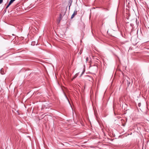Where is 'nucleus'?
Wrapping results in <instances>:
<instances>
[{
  "label": "nucleus",
  "mask_w": 149,
  "mask_h": 149,
  "mask_svg": "<svg viewBox=\"0 0 149 149\" xmlns=\"http://www.w3.org/2000/svg\"><path fill=\"white\" fill-rule=\"evenodd\" d=\"M127 84H128V86H129L130 84V81H128L127 80Z\"/></svg>",
  "instance_id": "0eeeda50"
},
{
  "label": "nucleus",
  "mask_w": 149,
  "mask_h": 149,
  "mask_svg": "<svg viewBox=\"0 0 149 149\" xmlns=\"http://www.w3.org/2000/svg\"><path fill=\"white\" fill-rule=\"evenodd\" d=\"M0 72L2 74H5V72L3 71V68H1V69Z\"/></svg>",
  "instance_id": "f03ea898"
},
{
  "label": "nucleus",
  "mask_w": 149,
  "mask_h": 149,
  "mask_svg": "<svg viewBox=\"0 0 149 149\" xmlns=\"http://www.w3.org/2000/svg\"><path fill=\"white\" fill-rule=\"evenodd\" d=\"M78 75V74H76L74 76V77H73V79H75L76 77H77V76Z\"/></svg>",
  "instance_id": "423d86ee"
},
{
  "label": "nucleus",
  "mask_w": 149,
  "mask_h": 149,
  "mask_svg": "<svg viewBox=\"0 0 149 149\" xmlns=\"http://www.w3.org/2000/svg\"><path fill=\"white\" fill-rule=\"evenodd\" d=\"M62 19V15L61 14H60L59 16V20L60 21Z\"/></svg>",
  "instance_id": "20e7f679"
},
{
  "label": "nucleus",
  "mask_w": 149,
  "mask_h": 149,
  "mask_svg": "<svg viewBox=\"0 0 149 149\" xmlns=\"http://www.w3.org/2000/svg\"><path fill=\"white\" fill-rule=\"evenodd\" d=\"M140 104H140V103L139 104V106H140Z\"/></svg>",
  "instance_id": "9d476101"
},
{
  "label": "nucleus",
  "mask_w": 149,
  "mask_h": 149,
  "mask_svg": "<svg viewBox=\"0 0 149 149\" xmlns=\"http://www.w3.org/2000/svg\"><path fill=\"white\" fill-rule=\"evenodd\" d=\"M77 12L76 10H75L73 13L72 14V15L71 18L72 19L74 17V16L75 15H76L77 14Z\"/></svg>",
  "instance_id": "f257e3e1"
},
{
  "label": "nucleus",
  "mask_w": 149,
  "mask_h": 149,
  "mask_svg": "<svg viewBox=\"0 0 149 149\" xmlns=\"http://www.w3.org/2000/svg\"><path fill=\"white\" fill-rule=\"evenodd\" d=\"M96 66V69H97V66Z\"/></svg>",
  "instance_id": "9b49d317"
},
{
  "label": "nucleus",
  "mask_w": 149,
  "mask_h": 149,
  "mask_svg": "<svg viewBox=\"0 0 149 149\" xmlns=\"http://www.w3.org/2000/svg\"><path fill=\"white\" fill-rule=\"evenodd\" d=\"M3 0H0V4L2 3L3 2Z\"/></svg>",
  "instance_id": "6e6552de"
},
{
  "label": "nucleus",
  "mask_w": 149,
  "mask_h": 149,
  "mask_svg": "<svg viewBox=\"0 0 149 149\" xmlns=\"http://www.w3.org/2000/svg\"><path fill=\"white\" fill-rule=\"evenodd\" d=\"M15 0H10V1L9 2L8 4H9V5H10V4L13 2L14 1H15Z\"/></svg>",
  "instance_id": "7ed1b4c3"
},
{
  "label": "nucleus",
  "mask_w": 149,
  "mask_h": 149,
  "mask_svg": "<svg viewBox=\"0 0 149 149\" xmlns=\"http://www.w3.org/2000/svg\"><path fill=\"white\" fill-rule=\"evenodd\" d=\"M89 59L90 58H89L88 57H87L86 58V62H87L88 61H89Z\"/></svg>",
  "instance_id": "39448f33"
},
{
  "label": "nucleus",
  "mask_w": 149,
  "mask_h": 149,
  "mask_svg": "<svg viewBox=\"0 0 149 149\" xmlns=\"http://www.w3.org/2000/svg\"><path fill=\"white\" fill-rule=\"evenodd\" d=\"M10 5H9V4H8V5H7V6L6 7V9L8 7L10 6Z\"/></svg>",
  "instance_id": "1a4fd4ad"
}]
</instances>
